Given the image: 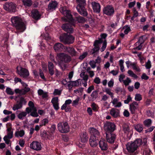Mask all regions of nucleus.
Segmentation results:
<instances>
[{"instance_id":"obj_51","label":"nucleus","mask_w":155,"mask_h":155,"mask_svg":"<svg viewBox=\"0 0 155 155\" xmlns=\"http://www.w3.org/2000/svg\"><path fill=\"white\" fill-rule=\"evenodd\" d=\"M41 36L46 40L48 41L51 39V37L49 36L48 33H46L45 34L41 35Z\"/></svg>"},{"instance_id":"obj_52","label":"nucleus","mask_w":155,"mask_h":155,"mask_svg":"<svg viewBox=\"0 0 155 155\" xmlns=\"http://www.w3.org/2000/svg\"><path fill=\"white\" fill-rule=\"evenodd\" d=\"M98 93L96 91H93L91 93V96L93 99H96L97 97Z\"/></svg>"},{"instance_id":"obj_41","label":"nucleus","mask_w":155,"mask_h":155,"mask_svg":"<svg viewBox=\"0 0 155 155\" xmlns=\"http://www.w3.org/2000/svg\"><path fill=\"white\" fill-rule=\"evenodd\" d=\"M125 76L124 74H122L120 75L119 76V81L120 82H123L124 84V85L126 86V80H123V79L125 78Z\"/></svg>"},{"instance_id":"obj_63","label":"nucleus","mask_w":155,"mask_h":155,"mask_svg":"<svg viewBox=\"0 0 155 155\" xmlns=\"http://www.w3.org/2000/svg\"><path fill=\"white\" fill-rule=\"evenodd\" d=\"M114 84V80L113 79H111L108 83V85L109 87H112Z\"/></svg>"},{"instance_id":"obj_30","label":"nucleus","mask_w":155,"mask_h":155,"mask_svg":"<svg viewBox=\"0 0 155 155\" xmlns=\"http://www.w3.org/2000/svg\"><path fill=\"white\" fill-rule=\"evenodd\" d=\"M38 95L42 96V97L43 98L47 99L48 95V93L46 92H44L41 89H39L38 90Z\"/></svg>"},{"instance_id":"obj_16","label":"nucleus","mask_w":155,"mask_h":155,"mask_svg":"<svg viewBox=\"0 0 155 155\" xmlns=\"http://www.w3.org/2000/svg\"><path fill=\"white\" fill-rule=\"evenodd\" d=\"M94 12L99 13L100 11L101 6L100 4L95 2H93L91 3Z\"/></svg>"},{"instance_id":"obj_54","label":"nucleus","mask_w":155,"mask_h":155,"mask_svg":"<svg viewBox=\"0 0 155 155\" xmlns=\"http://www.w3.org/2000/svg\"><path fill=\"white\" fill-rule=\"evenodd\" d=\"M142 99L141 95L139 94H137L135 95V100L136 101H140Z\"/></svg>"},{"instance_id":"obj_17","label":"nucleus","mask_w":155,"mask_h":155,"mask_svg":"<svg viewBox=\"0 0 155 155\" xmlns=\"http://www.w3.org/2000/svg\"><path fill=\"white\" fill-rule=\"evenodd\" d=\"M51 102L53 105L54 109L55 110H57L59 109L58 97L53 98L51 100Z\"/></svg>"},{"instance_id":"obj_4","label":"nucleus","mask_w":155,"mask_h":155,"mask_svg":"<svg viewBox=\"0 0 155 155\" xmlns=\"http://www.w3.org/2000/svg\"><path fill=\"white\" fill-rule=\"evenodd\" d=\"M56 59L58 60V64L62 69H63L62 67L64 68L65 67V65L64 63L69 62L71 60L70 57L64 53L58 54Z\"/></svg>"},{"instance_id":"obj_20","label":"nucleus","mask_w":155,"mask_h":155,"mask_svg":"<svg viewBox=\"0 0 155 155\" xmlns=\"http://www.w3.org/2000/svg\"><path fill=\"white\" fill-rule=\"evenodd\" d=\"M58 3L56 1H52L50 2L48 6V8L51 11L55 10L56 8L57 7Z\"/></svg>"},{"instance_id":"obj_46","label":"nucleus","mask_w":155,"mask_h":155,"mask_svg":"<svg viewBox=\"0 0 155 155\" xmlns=\"http://www.w3.org/2000/svg\"><path fill=\"white\" fill-rule=\"evenodd\" d=\"M79 100L80 98L79 97H77L76 99L73 101L72 104V106H76L78 105Z\"/></svg>"},{"instance_id":"obj_58","label":"nucleus","mask_w":155,"mask_h":155,"mask_svg":"<svg viewBox=\"0 0 155 155\" xmlns=\"http://www.w3.org/2000/svg\"><path fill=\"white\" fill-rule=\"evenodd\" d=\"M151 67V61L149 60H148L145 64V67L147 69H150Z\"/></svg>"},{"instance_id":"obj_37","label":"nucleus","mask_w":155,"mask_h":155,"mask_svg":"<svg viewBox=\"0 0 155 155\" xmlns=\"http://www.w3.org/2000/svg\"><path fill=\"white\" fill-rule=\"evenodd\" d=\"M124 60L122 59L120 60L119 61V65L120 67V70L122 72H123L125 71L124 67Z\"/></svg>"},{"instance_id":"obj_22","label":"nucleus","mask_w":155,"mask_h":155,"mask_svg":"<svg viewBox=\"0 0 155 155\" xmlns=\"http://www.w3.org/2000/svg\"><path fill=\"white\" fill-rule=\"evenodd\" d=\"M26 110L28 113H29L31 112L30 115L33 117H37L38 116L36 108L32 110H29L28 108H26Z\"/></svg>"},{"instance_id":"obj_27","label":"nucleus","mask_w":155,"mask_h":155,"mask_svg":"<svg viewBox=\"0 0 155 155\" xmlns=\"http://www.w3.org/2000/svg\"><path fill=\"white\" fill-rule=\"evenodd\" d=\"M98 138L94 137L92 136H91L90 139V143L91 146L92 147H95L97 145V143L96 141L97 139Z\"/></svg>"},{"instance_id":"obj_5","label":"nucleus","mask_w":155,"mask_h":155,"mask_svg":"<svg viewBox=\"0 0 155 155\" xmlns=\"http://www.w3.org/2000/svg\"><path fill=\"white\" fill-rule=\"evenodd\" d=\"M76 1L78 4L76 8L78 12L84 16H87V13L86 9L84 7L86 4L85 0H76Z\"/></svg>"},{"instance_id":"obj_6","label":"nucleus","mask_w":155,"mask_h":155,"mask_svg":"<svg viewBox=\"0 0 155 155\" xmlns=\"http://www.w3.org/2000/svg\"><path fill=\"white\" fill-rule=\"evenodd\" d=\"M60 41L64 44L72 43L74 41V37L71 35H68L67 34H64L60 36Z\"/></svg>"},{"instance_id":"obj_23","label":"nucleus","mask_w":155,"mask_h":155,"mask_svg":"<svg viewBox=\"0 0 155 155\" xmlns=\"http://www.w3.org/2000/svg\"><path fill=\"white\" fill-rule=\"evenodd\" d=\"M31 16L33 18L35 19H38L40 17V15L39 12L36 9H34L31 11Z\"/></svg>"},{"instance_id":"obj_3","label":"nucleus","mask_w":155,"mask_h":155,"mask_svg":"<svg viewBox=\"0 0 155 155\" xmlns=\"http://www.w3.org/2000/svg\"><path fill=\"white\" fill-rule=\"evenodd\" d=\"M11 21L12 24L17 30L22 32L25 29V24L20 17H13L11 18Z\"/></svg>"},{"instance_id":"obj_50","label":"nucleus","mask_w":155,"mask_h":155,"mask_svg":"<svg viewBox=\"0 0 155 155\" xmlns=\"http://www.w3.org/2000/svg\"><path fill=\"white\" fill-rule=\"evenodd\" d=\"M87 52H84L79 56L78 59L81 60H82L87 56Z\"/></svg>"},{"instance_id":"obj_7","label":"nucleus","mask_w":155,"mask_h":155,"mask_svg":"<svg viewBox=\"0 0 155 155\" xmlns=\"http://www.w3.org/2000/svg\"><path fill=\"white\" fill-rule=\"evenodd\" d=\"M58 130L61 133H66L69 131V127L68 123L65 122L59 123L57 125Z\"/></svg>"},{"instance_id":"obj_25","label":"nucleus","mask_w":155,"mask_h":155,"mask_svg":"<svg viewBox=\"0 0 155 155\" xmlns=\"http://www.w3.org/2000/svg\"><path fill=\"white\" fill-rule=\"evenodd\" d=\"M66 51L72 56H76L77 52L74 48L70 47H66Z\"/></svg>"},{"instance_id":"obj_32","label":"nucleus","mask_w":155,"mask_h":155,"mask_svg":"<svg viewBox=\"0 0 155 155\" xmlns=\"http://www.w3.org/2000/svg\"><path fill=\"white\" fill-rule=\"evenodd\" d=\"M143 124L145 126V128H148L150 127L152 124V121L151 119H147L145 120L143 122Z\"/></svg>"},{"instance_id":"obj_61","label":"nucleus","mask_w":155,"mask_h":155,"mask_svg":"<svg viewBox=\"0 0 155 155\" xmlns=\"http://www.w3.org/2000/svg\"><path fill=\"white\" fill-rule=\"evenodd\" d=\"M94 89V87L93 85H91L87 89L86 92L88 94H90L92 91Z\"/></svg>"},{"instance_id":"obj_21","label":"nucleus","mask_w":155,"mask_h":155,"mask_svg":"<svg viewBox=\"0 0 155 155\" xmlns=\"http://www.w3.org/2000/svg\"><path fill=\"white\" fill-rule=\"evenodd\" d=\"M120 112L118 109L112 108L110 111V114L114 117H117L119 116Z\"/></svg>"},{"instance_id":"obj_43","label":"nucleus","mask_w":155,"mask_h":155,"mask_svg":"<svg viewBox=\"0 0 155 155\" xmlns=\"http://www.w3.org/2000/svg\"><path fill=\"white\" fill-rule=\"evenodd\" d=\"M80 76L85 81H87L88 79V76L84 72H82L80 74Z\"/></svg>"},{"instance_id":"obj_24","label":"nucleus","mask_w":155,"mask_h":155,"mask_svg":"<svg viewBox=\"0 0 155 155\" xmlns=\"http://www.w3.org/2000/svg\"><path fill=\"white\" fill-rule=\"evenodd\" d=\"M102 42V41L101 39L99 40H96L94 42V47L93 49L94 52V53L98 51L99 50V44L101 43Z\"/></svg>"},{"instance_id":"obj_40","label":"nucleus","mask_w":155,"mask_h":155,"mask_svg":"<svg viewBox=\"0 0 155 155\" xmlns=\"http://www.w3.org/2000/svg\"><path fill=\"white\" fill-rule=\"evenodd\" d=\"M27 112H22L19 113L18 115L19 119L23 120V118L26 116Z\"/></svg>"},{"instance_id":"obj_26","label":"nucleus","mask_w":155,"mask_h":155,"mask_svg":"<svg viewBox=\"0 0 155 155\" xmlns=\"http://www.w3.org/2000/svg\"><path fill=\"white\" fill-rule=\"evenodd\" d=\"M48 67L49 72L50 75L51 76L53 75L54 73V66L53 63L51 62H48Z\"/></svg>"},{"instance_id":"obj_31","label":"nucleus","mask_w":155,"mask_h":155,"mask_svg":"<svg viewBox=\"0 0 155 155\" xmlns=\"http://www.w3.org/2000/svg\"><path fill=\"white\" fill-rule=\"evenodd\" d=\"M7 135H5L4 137L5 138H7L8 139H11L13 136V132L12 130V129L11 127L8 128L7 129Z\"/></svg>"},{"instance_id":"obj_47","label":"nucleus","mask_w":155,"mask_h":155,"mask_svg":"<svg viewBox=\"0 0 155 155\" xmlns=\"http://www.w3.org/2000/svg\"><path fill=\"white\" fill-rule=\"evenodd\" d=\"M6 92V93L9 95H12L14 94V92L12 91V90L9 87H7Z\"/></svg>"},{"instance_id":"obj_35","label":"nucleus","mask_w":155,"mask_h":155,"mask_svg":"<svg viewBox=\"0 0 155 155\" xmlns=\"http://www.w3.org/2000/svg\"><path fill=\"white\" fill-rule=\"evenodd\" d=\"M22 2L25 7H30L32 4L31 0H22Z\"/></svg>"},{"instance_id":"obj_19","label":"nucleus","mask_w":155,"mask_h":155,"mask_svg":"<svg viewBox=\"0 0 155 155\" xmlns=\"http://www.w3.org/2000/svg\"><path fill=\"white\" fill-rule=\"evenodd\" d=\"M64 48L63 45L60 43H55L54 46V49L56 52L62 51Z\"/></svg>"},{"instance_id":"obj_36","label":"nucleus","mask_w":155,"mask_h":155,"mask_svg":"<svg viewBox=\"0 0 155 155\" xmlns=\"http://www.w3.org/2000/svg\"><path fill=\"white\" fill-rule=\"evenodd\" d=\"M127 141L130 140L132 137L133 134L132 132L131 131H128L129 128L127 126Z\"/></svg>"},{"instance_id":"obj_38","label":"nucleus","mask_w":155,"mask_h":155,"mask_svg":"<svg viewBox=\"0 0 155 155\" xmlns=\"http://www.w3.org/2000/svg\"><path fill=\"white\" fill-rule=\"evenodd\" d=\"M56 129V125L53 124L51 126L49 132L50 136H52V135L54 134Z\"/></svg>"},{"instance_id":"obj_56","label":"nucleus","mask_w":155,"mask_h":155,"mask_svg":"<svg viewBox=\"0 0 155 155\" xmlns=\"http://www.w3.org/2000/svg\"><path fill=\"white\" fill-rule=\"evenodd\" d=\"M67 105L64 103L61 107V109L62 110H65L66 112H68L70 111V108H69V110H67Z\"/></svg>"},{"instance_id":"obj_44","label":"nucleus","mask_w":155,"mask_h":155,"mask_svg":"<svg viewBox=\"0 0 155 155\" xmlns=\"http://www.w3.org/2000/svg\"><path fill=\"white\" fill-rule=\"evenodd\" d=\"M127 73L129 74V76L135 79H137L138 78V76L131 70H128L127 71Z\"/></svg>"},{"instance_id":"obj_13","label":"nucleus","mask_w":155,"mask_h":155,"mask_svg":"<svg viewBox=\"0 0 155 155\" xmlns=\"http://www.w3.org/2000/svg\"><path fill=\"white\" fill-rule=\"evenodd\" d=\"M30 146L31 148L36 150H40L41 148V143L37 141L32 142Z\"/></svg>"},{"instance_id":"obj_48","label":"nucleus","mask_w":155,"mask_h":155,"mask_svg":"<svg viewBox=\"0 0 155 155\" xmlns=\"http://www.w3.org/2000/svg\"><path fill=\"white\" fill-rule=\"evenodd\" d=\"M29 107L28 108L29 109V110H32V109L36 108L34 106V105L33 102L31 101H29L28 104Z\"/></svg>"},{"instance_id":"obj_15","label":"nucleus","mask_w":155,"mask_h":155,"mask_svg":"<svg viewBox=\"0 0 155 155\" xmlns=\"http://www.w3.org/2000/svg\"><path fill=\"white\" fill-rule=\"evenodd\" d=\"M138 108V104L136 101H134L130 105V110L132 114H134L135 113V110Z\"/></svg>"},{"instance_id":"obj_34","label":"nucleus","mask_w":155,"mask_h":155,"mask_svg":"<svg viewBox=\"0 0 155 155\" xmlns=\"http://www.w3.org/2000/svg\"><path fill=\"white\" fill-rule=\"evenodd\" d=\"M135 130L138 132L141 133L143 130V126L141 124H138L134 125Z\"/></svg>"},{"instance_id":"obj_55","label":"nucleus","mask_w":155,"mask_h":155,"mask_svg":"<svg viewBox=\"0 0 155 155\" xmlns=\"http://www.w3.org/2000/svg\"><path fill=\"white\" fill-rule=\"evenodd\" d=\"M107 45V42L106 40L104 41L103 43V45L101 49V52L104 51L106 49Z\"/></svg>"},{"instance_id":"obj_39","label":"nucleus","mask_w":155,"mask_h":155,"mask_svg":"<svg viewBox=\"0 0 155 155\" xmlns=\"http://www.w3.org/2000/svg\"><path fill=\"white\" fill-rule=\"evenodd\" d=\"M18 97L20 98V101L19 102V103H21V104H22V105L23 104H25L26 103V101L24 99V98L22 97H20V96H18L15 97V101H17V98Z\"/></svg>"},{"instance_id":"obj_62","label":"nucleus","mask_w":155,"mask_h":155,"mask_svg":"<svg viewBox=\"0 0 155 155\" xmlns=\"http://www.w3.org/2000/svg\"><path fill=\"white\" fill-rule=\"evenodd\" d=\"M14 91L16 94H18L20 95H23L22 89H20L19 88H16L15 89Z\"/></svg>"},{"instance_id":"obj_18","label":"nucleus","mask_w":155,"mask_h":155,"mask_svg":"<svg viewBox=\"0 0 155 155\" xmlns=\"http://www.w3.org/2000/svg\"><path fill=\"white\" fill-rule=\"evenodd\" d=\"M99 147L101 150H107L108 148L107 143L105 140L101 139L99 142Z\"/></svg>"},{"instance_id":"obj_2","label":"nucleus","mask_w":155,"mask_h":155,"mask_svg":"<svg viewBox=\"0 0 155 155\" xmlns=\"http://www.w3.org/2000/svg\"><path fill=\"white\" fill-rule=\"evenodd\" d=\"M142 140L139 138L136 139L135 141L131 143H128L127 145V150L128 151L130 155H137L138 152L135 151L138 147L142 144Z\"/></svg>"},{"instance_id":"obj_33","label":"nucleus","mask_w":155,"mask_h":155,"mask_svg":"<svg viewBox=\"0 0 155 155\" xmlns=\"http://www.w3.org/2000/svg\"><path fill=\"white\" fill-rule=\"evenodd\" d=\"M25 134V132L23 130H17L15 133V136L17 137H22Z\"/></svg>"},{"instance_id":"obj_57","label":"nucleus","mask_w":155,"mask_h":155,"mask_svg":"<svg viewBox=\"0 0 155 155\" xmlns=\"http://www.w3.org/2000/svg\"><path fill=\"white\" fill-rule=\"evenodd\" d=\"M48 119H44L41 121L40 126L42 127L43 126H45L46 124L48 123Z\"/></svg>"},{"instance_id":"obj_53","label":"nucleus","mask_w":155,"mask_h":155,"mask_svg":"<svg viewBox=\"0 0 155 155\" xmlns=\"http://www.w3.org/2000/svg\"><path fill=\"white\" fill-rule=\"evenodd\" d=\"M22 95L25 94L26 93L29 91L30 89L29 87H25L24 88L22 89Z\"/></svg>"},{"instance_id":"obj_45","label":"nucleus","mask_w":155,"mask_h":155,"mask_svg":"<svg viewBox=\"0 0 155 155\" xmlns=\"http://www.w3.org/2000/svg\"><path fill=\"white\" fill-rule=\"evenodd\" d=\"M76 20L79 23H84L85 20V19L82 17L78 16L76 17Z\"/></svg>"},{"instance_id":"obj_64","label":"nucleus","mask_w":155,"mask_h":155,"mask_svg":"<svg viewBox=\"0 0 155 155\" xmlns=\"http://www.w3.org/2000/svg\"><path fill=\"white\" fill-rule=\"evenodd\" d=\"M96 63L94 61H91L89 62V64L91 67L93 68H94L96 67Z\"/></svg>"},{"instance_id":"obj_59","label":"nucleus","mask_w":155,"mask_h":155,"mask_svg":"<svg viewBox=\"0 0 155 155\" xmlns=\"http://www.w3.org/2000/svg\"><path fill=\"white\" fill-rule=\"evenodd\" d=\"M155 128V127L152 126L148 128L147 129L145 130V132L146 133H147L148 132L150 133L152 132L153 129Z\"/></svg>"},{"instance_id":"obj_10","label":"nucleus","mask_w":155,"mask_h":155,"mask_svg":"<svg viewBox=\"0 0 155 155\" xmlns=\"http://www.w3.org/2000/svg\"><path fill=\"white\" fill-rule=\"evenodd\" d=\"M17 69L18 73L21 77L26 78L29 76V72L27 69L20 66L18 67Z\"/></svg>"},{"instance_id":"obj_49","label":"nucleus","mask_w":155,"mask_h":155,"mask_svg":"<svg viewBox=\"0 0 155 155\" xmlns=\"http://www.w3.org/2000/svg\"><path fill=\"white\" fill-rule=\"evenodd\" d=\"M132 68L134 70H135L137 72H139L141 71L140 69L139 68V67L135 63L133 65Z\"/></svg>"},{"instance_id":"obj_28","label":"nucleus","mask_w":155,"mask_h":155,"mask_svg":"<svg viewBox=\"0 0 155 155\" xmlns=\"http://www.w3.org/2000/svg\"><path fill=\"white\" fill-rule=\"evenodd\" d=\"M114 107H119L122 106V104L119 101L117 98H114L111 101Z\"/></svg>"},{"instance_id":"obj_12","label":"nucleus","mask_w":155,"mask_h":155,"mask_svg":"<svg viewBox=\"0 0 155 155\" xmlns=\"http://www.w3.org/2000/svg\"><path fill=\"white\" fill-rule=\"evenodd\" d=\"M89 130L91 136L97 138H100V133L96 129L93 127H90Z\"/></svg>"},{"instance_id":"obj_9","label":"nucleus","mask_w":155,"mask_h":155,"mask_svg":"<svg viewBox=\"0 0 155 155\" xmlns=\"http://www.w3.org/2000/svg\"><path fill=\"white\" fill-rule=\"evenodd\" d=\"M16 7V5L12 2H7L4 5V9L10 12H15Z\"/></svg>"},{"instance_id":"obj_8","label":"nucleus","mask_w":155,"mask_h":155,"mask_svg":"<svg viewBox=\"0 0 155 155\" xmlns=\"http://www.w3.org/2000/svg\"><path fill=\"white\" fill-rule=\"evenodd\" d=\"M104 126L106 133H113L116 129V126L114 123L110 122L105 123Z\"/></svg>"},{"instance_id":"obj_14","label":"nucleus","mask_w":155,"mask_h":155,"mask_svg":"<svg viewBox=\"0 0 155 155\" xmlns=\"http://www.w3.org/2000/svg\"><path fill=\"white\" fill-rule=\"evenodd\" d=\"M103 12L107 15H111L114 14V10L112 6H108L104 8Z\"/></svg>"},{"instance_id":"obj_1","label":"nucleus","mask_w":155,"mask_h":155,"mask_svg":"<svg viewBox=\"0 0 155 155\" xmlns=\"http://www.w3.org/2000/svg\"><path fill=\"white\" fill-rule=\"evenodd\" d=\"M61 12L64 17L62 18V20L64 21H68L69 23L63 24L62 26V29L69 33L73 32L72 26H74L76 21L72 18L70 11L67 10L66 7H61L60 9Z\"/></svg>"},{"instance_id":"obj_60","label":"nucleus","mask_w":155,"mask_h":155,"mask_svg":"<svg viewBox=\"0 0 155 155\" xmlns=\"http://www.w3.org/2000/svg\"><path fill=\"white\" fill-rule=\"evenodd\" d=\"M83 91V88L81 87L76 90H74V91L75 93L78 94L79 93H82Z\"/></svg>"},{"instance_id":"obj_29","label":"nucleus","mask_w":155,"mask_h":155,"mask_svg":"<svg viewBox=\"0 0 155 155\" xmlns=\"http://www.w3.org/2000/svg\"><path fill=\"white\" fill-rule=\"evenodd\" d=\"M80 138L81 141L82 143L86 142L88 139V137L87 136L86 133L84 132L80 134Z\"/></svg>"},{"instance_id":"obj_11","label":"nucleus","mask_w":155,"mask_h":155,"mask_svg":"<svg viewBox=\"0 0 155 155\" xmlns=\"http://www.w3.org/2000/svg\"><path fill=\"white\" fill-rule=\"evenodd\" d=\"M106 139L108 143H112L114 142L116 138V135L113 133H106Z\"/></svg>"},{"instance_id":"obj_42","label":"nucleus","mask_w":155,"mask_h":155,"mask_svg":"<svg viewBox=\"0 0 155 155\" xmlns=\"http://www.w3.org/2000/svg\"><path fill=\"white\" fill-rule=\"evenodd\" d=\"M22 104L19 103L14 105L12 109L14 110H15L22 107Z\"/></svg>"}]
</instances>
